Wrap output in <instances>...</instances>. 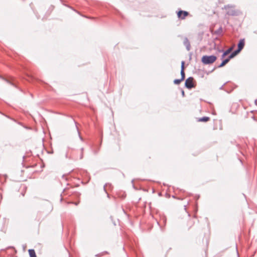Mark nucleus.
<instances>
[{
	"label": "nucleus",
	"mask_w": 257,
	"mask_h": 257,
	"mask_svg": "<svg viewBox=\"0 0 257 257\" xmlns=\"http://www.w3.org/2000/svg\"><path fill=\"white\" fill-rule=\"evenodd\" d=\"M234 57L233 56V55H232L231 54H230L228 57L227 58V59H228V60L229 61L230 60L233 58H234Z\"/></svg>",
	"instance_id": "dca6fc26"
},
{
	"label": "nucleus",
	"mask_w": 257,
	"mask_h": 257,
	"mask_svg": "<svg viewBox=\"0 0 257 257\" xmlns=\"http://www.w3.org/2000/svg\"><path fill=\"white\" fill-rule=\"evenodd\" d=\"M193 80L194 79L192 77H189L185 80V86L187 88L190 89L194 87Z\"/></svg>",
	"instance_id": "7ed1b4c3"
},
{
	"label": "nucleus",
	"mask_w": 257,
	"mask_h": 257,
	"mask_svg": "<svg viewBox=\"0 0 257 257\" xmlns=\"http://www.w3.org/2000/svg\"><path fill=\"white\" fill-rule=\"evenodd\" d=\"M184 64L185 62L182 61L181 62V79L184 80L185 78V74L184 72Z\"/></svg>",
	"instance_id": "39448f33"
},
{
	"label": "nucleus",
	"mask_w": 257,
	"mask_h": 257,
	"mask_svg": "<svg viewBox=\"0 0 257 257\" xmlns=\"http://www.w3.org/2000/svg\"><path fill=\"white\" fill-rule=\"evenodd\" d=\"M83 151H84V148H81L80 149V153L79 156L78 157V156H75L76 157H75V160L82 159L83 158Z\"/></svg>",
	"instance_id": "1a4fd4ad"
},
{
	"label": "nucleus",
	"mask_w": 257,
	"mask_h": 257,
	"mask_svg": "<svg viewBox=\"0 0 257 257\" xmlns=\"http://www.w3.org/2000/svg\"><path fill=\"white\" fill-rule=\"evenodd\" d=\"M103 189H104V190L106 192V190H105V186H104L103 187Z\"/></svg>",
	"instance_id": "4be33fe9"
},
{
	"label": "nucleus",
	"mask_w": 257,
	"mask_h": 257,
	"mask_svg": "<svg viewBox=\"0 0 257 257\" xmlns=\"http://www.w3.org/2000/svg\"><path fill=\"white\" fill-rule=\"evenodd\" d=\"M76 128H77V131H78V135H79V138H80V140H81V141H82V140H83V139H82V138L81 137V136H80V133H79V131H78V127H77V126H76Z\"/></svg>",
	"instance_id": "a211bd4d"
},
{
	"label": "nucleus",
	"mask_w": 257,
	"mask_h": 257,
	"mask_svg": "<svg viewBox=\"0 0 257 257\" xmlns=\"http://www.w3.org/2000/svg\"><path fill=\"white\" fill-rule=\"evenodd\" d=\"M244 39H240L237 44V49L239 51H241L244 46Z\"/></svg>",
	"instance_id": "0eeeda50"
},
{
	"label": "nucleus",
	"mask_w": 257,
	"mask_h": 257,
	"mask_svg": "<svg viewBox=\"0 0 257 257\" xmlns=\"http://www.w3.org/2000/svg\"><path fill=\"white\" fill-rule=\"evenodd\" d=\"M217 59L215 55H204L201 58L202 62L205 65L211 64L214 63Z\"/></svg>",
	"instance_id": "f257e3e1"
},
{
	"label": "nucleus",
	"mask_w": 257,
	"mask_h": 257,
	"mask_svg": "<svg viewBox=\"0 0 257 257\" xmlns=\"http://www.w3.org/2000/svg\"><path fill=\"white\" fill-rule=\"evenodd\" d=\"M104 253H107V251H105L104 252H102L101 253L97 254L96 255V256H98V257L101 256H102L103 255V254Z\"/></svg>",
	"instance_id": "f3484780"
},
{
	"label": "nucleus",
	"mask_w": 257,
	"mask_h": 257,
	"mask_svg": "<svg viewBox=\"0 0 257 257\" xmlns=\"http://www.w3.org/2000/svg\"><path fill=\"white\" fill-rule=\"evenodd\" d=\"M232 49H233L232 47H230L225 51H223V50H219V52H223V53L221 55V59L224 58L226 56H227L228 54H229L232 50Z\"/></svg>",
	"instance_id": "423d86ee"
},
{
	"label": "nucleus",
	"mask_w": 257,
	"mask_h": 257,
	"mask_svg": "<svg viewBox=\"0 0 257 257\" xmlns=\"http://www.w3.org/2000/svg\"><path fill=\"white\" fill-rule=\"evenodd\" d=\"M28 251H29L30 257H37V255L36 254L34 249H29Z\"/></svg>",
	"instance_id": "9d476101"
},
{
	"label": "nucleus",
	"mask_w": 257,
	"mask_h": 257,
	"mask_svg": "<svg viewBox=\"0 0 257 257\" xmlns=\"http://www.w3.org/2000/svg\"><path fill=\"white\" fill-rule=\"evenodd\" d=\"M240 51H239L238 49H236L234 50L233 52H232L231 54L233 55L234 57L236 56Z\"/></svg>",
	"instance_id": "2eb2a0df"
},
{
	"label": "nucleus",
	"mask_w": 257,
	"mask_h": 257,
	"mask_svg": "<svg viewBox=\"0 0 257 257\" xmlns=\"http://www.w3.org/2000/svg\"><path fill=\"white\" fill-rule=\"evenodd\" d=\"M179 37H181L182 39L183 44L186 47V50L188 51H189L191 50V45L188 39L186 37H183L182 36H179Z\"/></svg>",
	"instance_id": "f03ea898"
},
{
	"label": "nucleus",
	"mask_w": 257,
	"mask_h": 257,
	"mask_svg": "<svg viewBox=\"0 0 257 257\" xmlns=\"http://www.w3.org/2000/svg\"><path fill=\"white\" fill-rule=\"evenodd\" d=\"M225 84H224L223 85H222L220 87V89H222L223 88V86Z\"/></svg>",
	"instance_id": "412c9836"
},
{
	"label": "nucleus",
	"mask_w": 257,
	"mask_h": 257,
	"mask_svg": "<svg viewBox=\"0 0 257 257\" xmlns=\"http://www.w3.org/2000/svg\"><path fill=\"white\" fill-rule=\"evenodd\" d=\"M65 157L66 158L73 159H74V160H75V157H76L75 155H74V154H71L70 156H69L68 152L66 153V154L65 155Z\"/></svg>",
	"instance_id": "ddd939ff"
},
{
	"label": "nucleus",
	"mask_w": 257,
	"mask_h": 257,
	"mask_svg": "<svg viewBox=\"0 0 257 257\" xmlns=\"http://www.w3.org/2000/svg\"><path fill=\"white\" fill-rule=\"evenodd\" d=\"M75 204L76 205H77L78 204V203H75Z\"/></svg>",
	"instance_id": "5701e85b"
},
{
	"label": "nucleus",
	"mask_w": 257,
	"mask_h": 257,
	"mask_svg": "<svg viewBox=\"0 0 257 257\" xmlns=\"http://www.w3.org/2000/svg\"><path fill=\"white\" fill-rule=\"evenodd\" d=\"M189 14L186 11L180 10L177 12V17L181 20H184L186 17L189 16Z\"/></svg>",
	"instance_id": "20e7f679"
},
{
	"label": "nucleus",
	"mask_w": 257,
	"mask_h": 257,
	"mask_svg": "<svg viewBox=\"0 0 257 257\" xmlns=\"http://www.w3.org/2000/svg\"><path fill=\"white\" fill-rule=\"evenodd\" d=\"M229 62V61L228 60V59L227 58L224 59L222 60V62L220 63V65H219L218 66V68H220V67H223L224 65H225L228 62Z\"/></svg>",
	"instance_id": "9b49d317"
},
{
	"label": "nucleus",
	"mask_w": 257,
	"mask_h": 257,
	"mask_svg": "<svg viewBox=\"0 0 257 257\" xmlns=\"http://www.w3.org/2000/svg\"><path fill=\"white\" fill-rule=\"evenodd\" d=\"M6 81L8 83H9L10 84H11V85L15 86V85H14L13 83H12V82H10V81H9V80H6Z\"/></svg>",
	"instance_id": "aec40b11"
},
{
	"label": "nucleus",
	"mask_w": 257,
	"mask_h": 257,
	"mask_svg": "<svg viewBox=\"0 0 257 257\" xmlns=\"http://www.w3.org/2000/svg\"><path fill=\"white\" fill-rule=\"evenodd\" d=\"M218 34H221L222 33H218Z\"/></svg>",
	"instance_id": "393cba45"
},
{
	"label": "nucleus",
	"mask_w": 257,
	"mask_h": 257,
	"mask_svg": "<svg viewBox=\"0 0 257 257\" xmlns=\"http://www.w3.org/2000/svg\"><path fill=\"white\" fill-rule=\"evenodd\" d=\"M183 80H181V79L180 78V79H175L174 80L173 82H174V83L175 84H177H177H179L181 83V82Z\"/></svg>",
	"instance_id": "4468645a"
},
{
	"label": "nucleus",
	"mask_w": 257,
	"mask_h": 257,
	"mask_svg": "<svg viewBox=\"0 0 257 257\" xmlns=\"http://www.w3.org/2000/svg\"><path fill=\"white\" fill-rule=\"evenodd\" d=\"M227 13L228 15L235 16L238 15V12L235 11L233 8H230Z\"/></svg>",
	"instance_id": "6e6552de"
},
{
	"label": "nucleus",
	"mask_w": 257,
	"mask_h": 257,
	"mask_svg": "<svg viewBox=\"0 0 257 257\" xmlns=\"http://www.w3.org/2000/svg\"><path fill=\"white\" fill-rule=\"evenodd\" d=\"M181 93H182V95L184 97L185 96V92H184V91L182 89L181 90Z\"/></svg>",
	"instance_id": "6ab92c4d"
},
{
	"label": "nucleus",
	"mask_w": 257,
	"mask_h": 257,
	"mask_svg": "<svg viewBox=\"0 0 257 257\" xmlns=\"http://www.w3.org/2000/svg\"><path fill=\"white\" fill-rule=\"evenodd\" d=\"M210 119V117L208 116H203L200 118L198 120L199 121L206 122Z\"/></svg>",
	"instance_id": "f8f14e48"
},
{
	"label": "nucleus",
	"mask_w": 257,
	"mask_h": 257,
	"mask_svg": "<svg viewBox=\"0 0 257 257\" xmlns=\"http://www.w3.org/2000/svg\"><path fill=\"white\" fill-rule=\"evenodd\" d=\"M107 197H109V194L107 193Z\"/></svg>",
	"instance_id": "b1692460"
}]
</instances>
